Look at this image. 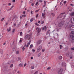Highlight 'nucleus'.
<instances>
[{"mask_svg":"<svg viewBox=\"0 0 74 74\" xmlns=\"http://www.w3.org/2000/svg\"><path fill=\"white\" fill-rule=\"evenodd\" d=\"M32 36V34H28L26 35L25 37V39L27 40H29L30 38Z\"/></svg>","mask_w":74,"mask_h":74,"instance_id":"f257e3e1","label":"nucleus"},{"mask_svg":"<svg viewBox=\"0 0 74 74\" xmlns=\"http://www.w3.org/2000/svg\"><path fill=\"white\" fill-rule=\"evenodd\" d=\"M42 49V46H40L38 47L37 51V52H40Z\"/></svg>","mask_w":74,"mask_h":74,"instance_id":"f03ea898","label":"nucleus"},{"mask_svg":"<svg viewBox=\"0 0 74 74\" xmlns=\"http://www.w3.org/2000/svg\"><path fill=\"white\" fill-rule=\"evenodd\" d=\"M63 71V69H60L58 71V74H62V72Z\"/></svg>","mask_w":74,"mask_h":74,"instance_id":"7ed1b4c3","label":"nucleus"},{"mask_svg":"<svg viewBox=\"0 0 74 74\" xmlns=\"http://www.w3.org/2000/svg\"><path fill=\"white\" fill-rule=\"evenodd\" d=\"M71 21L72 23H74V17H72L71 20Z\"/></svg>","mask_w":74,"mask_h":74,"instance_id":"20e7f679","label":"nucleus"},{"mask_svg":"<svg viewBox=\"0 0 74 74\" xmlns=\"http://www.w3.org/2000/svg\"><path fill=\"white\" fill-rule=\"evenodd\" d=\"M41 40H39L37 42V45H38L41 44Z\"/></svg>","mask_w":74,"mask_h":74,"instance_id":"39448f33","label":"nucleus"},{"mask_svg":"<svg viewBox=\"0 0 74 74\" xmlns=\"http://www.w3.org/2000/svg\"><path fill=\"white\" fill-rule=\"evenodd\" d=\"M36 30L37 33H39V32H40V28L38 27H37L36 28Z\"/></svg>","mask_w":74,"mask_h":74,"instance_id":"423d86ee","label":"nucleus"},{"mask_svg":"<svg viewBox=\"0 0 74 74\" xmlns=\"http://www.w3.org/2000/svg\"><path fill=\"white\" fill-rule=\"evenodd\" d=\"M65 14L64 13H62L60 14V16H59V18H62V15H63V14Z\"/></svg>","mask_w":74,"mask_h":74,"instance_id":"0eeeda50","label":"nucleus"},{"mask_svg":"<svg viewBox=\"0 0 74 74\" xmlns=\"http://www.w3.org/2000/svg\"><path fill=\"white\" fill-rule=\"evenodd\" d=\"M62 66H63L64 67H65L66 66V63L64 62H63Z\"/></svg>","mask_w":74,"mask_h":74,"instance_id":"6e6552de","label":"nucleus"},{"mask_svg":"<svg viewBox=\"0 0 74 74\" xmlns=\"http://www.w3.org/2000/svg\"><path fill=\"white\" fill-rule=\"evenodd\" d=\"M7 31H8V32H10L11 31V27H10L9 28V29H7Z\"/></svg>","mask_w":74,"mask_h":74,"instance_id":"1a4fd4ad","label":"nucleus"},{"mask_svg":"<svg viewBox=\"0 0 74 74\" xmlns=\"http://www.w3.org/2000/svg\"><path fill=\"white\" fill-rule=\"evenodd\" d=\"M62 58H63V57L62 56H60L58 57V59L59 60H61V59H62Z\"/></svg>","mask_w":74,"mask_h":74,"instance_id":"9d476101","label":"nucleus"},{"mask_svg":"<svg viewBox=\"0 0 74 74\" xmlns=\"http://www.w3.org/2000/svg\"><path fill=\"white\" fill-rule=\"evenodd\" d=\"M71 16H74V12H72L70 14Z\"/></svg>","mask_w":74,"mask_h":74,"instance_id":"9b49d317","label":"nucleus"},{"mask_svg":"<svg viewBox=\"0 0 74 74\" xmlns=\"http://www.w3.org/2000/svg\"><path fill=\"white\" fill-rule=\"evenodd\" d=\"M23 64H20L18 66L19 67H23Z\"/></svg>","mask_w":74,"mask_h":74,"instance_id":"f8f14e48","label":"nucleus"},{"mask_svg":"<svg viewBox=\"0 0 74 74\" xmlns=\"http://www.w3.org/2000/svg\"><path fill=\"white\" fill-rule=\"evenodd\" d=\"M1 54H3V49H1Z\"/></svg>","mask_w":74,"mask_h":74,"instance_id":"ddd939ff","label":"nucleus"},{"mask_svg":"<svg viewBox=\"0 0 74 74\" xmlns=\"http://www.w3.org/2000/svg\"><path fill=\"white\" fill-rule=\"evenodd\" d=\"M21 60V58H17L16 59V60L17 61H19V60Z\"/></svg>","mask_w":74,"mask_h":74,"instance_id":"4468645a","label":"nucleus"},{"mask_svg":"<svg viewBox=\"0 0 74 74\" xmlns=\"http://www.w3.org/2000/svg\"><path fill=\"white\" fill-rule=\"evenodd\" d=\"M16 16H15L14 17V18H13L12 19V21H13V20H15V19H16Z\"/></svg>","mask_w":74,"mask_h":74,"instance_id":"2eb2a0df","label":"nucleus"},{"mask_svg":"<svg viewBox=\"0 0 74 74\" xmlns=\"http://www.w3.org/2000/svg\"><path fill=\"white\" fill-rule=\"evenodd\" d=\"M14 7V6L13 5L12 6H11V7L9 9V10H11L13 7Z\"/></svg>","mask_w":74,"mask_h":74,"instance_id":"dca6fc26","label":"nucleus"},{"mask_svg":"<svg viewBox=\"0 0 74 74\" xmlns=\"http://www.w3.org/2000/svg\"><path fill=\"white\" fill-rule=\"evenodd\" d=\"M16 54H19V52L18 51H17L16 52Z\"/></svg>","mask_w":74,"mask_h":74,"instance_id":"f3484780","label":"nucleus"},{"mask_svg":"<svg viewBox=\"0 0 74 74\" xmlns=\"http://www.w3.org/2000/svg\"><path fill=\"white\" fill-rule=\"evenodd\" d=\"M51 14L53 16H55V14L53 13H51Z\"/></svg>","mask_w":74,"mask_h":74,"instance_id":"a211bd4d","label":"nucleus"},{"mask_svg":"<svg viewBox=\"0 0 74 74\" xmlns=\"http://www.w3.org/2000/svg\"><path fill=\"white\" fill-rule=\"evenodd\" d=\"M44 27H45V30H47V27H46V26H45Z\"/></svg>","mask_w":74,"mask_h":74,"instance_id":"6ab92c4d","label":"nucleus"},{"mask_svg":"<svg viewBox=\"0 0 74 74\" xmlns=\"http://www.w3.org/2000/svg\"><path fill=\"white\" fill-rule=\"evenodd\" d=\"M34 20V18H32L30 19V22H32V21Z\"/></svg>","mask_w":74,"mask_h":74,"instance_id":"aec40b11","label":"nucleus"},{"mask_svg":"<svg viewBox=\"0 0 74 74\" xmlns=\"http://www.w3.org/2000/svg\"><path fill=\"white\" fill-rule=\"evenodd\" d=\"M33 47V45L32 44L30 46V48H32Z\"/></svg>","mask_w":74,"mask_h":74,"instance_id":"412c9836","label":"nucleus"},{"mask_svg":"<svg viewBox=\"0 0 74 74\" xmlns=\"http://www.w3.org/2000/svg\"><path fill=\"white\" fill-rule=\"evenodd\" d=\"M45 15V13H42V16H44Z\"/></svg>","mask_w":74,"mask_h":74,"instance_id":"4be33fe9","label":"nucleus"},{"mask_svg":"<svg viewBox=\"0 0 74 74\" xmlns=\"http://www.w3.org/2000/svg\"><path fill=\"white\" fill-rule=\"evenodd\" d=\"M44 21H42L41 22V24H44Z\"/></svg>","mask_w":74,"mask_h":74,"instance_id":"5701e85b","label":"nucleus"},{"mask_svg":"<svg viewBox=\"0 0 74 74\" xmlns=\"http://www.w3.org/2000/svg\"><path fill=\"white\" fill-rule=\"evenodd\" d=\"M72 10H73V8H71V10H69V11H72Z\"/></svg>","mask_w":74,"mask_h":74,"instance_id":"b1692460","label":"nucleus"},{"mask_svg":"<svg viewBox=\"0 0 74 74\" xmlns=\"http://www.w3.org/2000/svg\"><path fill=\"white\" fill-rule=\"evenodd\" d=\"M12 50L13 51H15V47L13 48Z\"/></svg>","mask_w":74,"mask_h":74,"instance_id":"393cba45","label":"nucleus"},{"mask_svg":"<svg viewBox=\"0 0 74 74\" xmlns=\"http://www.w3.org/2000/svg\"><path fill=\"white\" fill-rule=\"evenodd\" d=\"M22 49L23 51H24V50H25V48L24 47H22Z\"/></svg>","mask_w":74,"mask_h":74,"instance_id":"a878e982","label":"nucleus"},{"mask_svg":"<svg viewBox=\"0 0 74 74\" xmlns=\"http://www.w3.org/2000/svg\"><path fill=\"white\" fill-rule=\"evenodd\" d=\"M30 42H31V40H29V42H28L29 45H30Z\"/></svg>","mask_w":74,"mask_h":74,"instance_id":"bb28decb","label":"nucleus"},{"mask_svg":"<svg viewBox=\"0 0 74 74\" xmlns=\"http://www.w3.org/2000/svg\"><path fill=\"white\" fill-rule=\"evenodd\" d=\"M22 32H21L20 33V36H22Z\"/></svg>","mask_w":74,"mask_h":74,"instance_id":"cd10ccee","label":"nucleus"},{"mask_svg":"<svg viewBox=\"0 0 74 74\" xmlns=\"http://www.w3.org/2000/svg\"><path fill=\"white\" fill-rule=\"evenodd\" d=\"M22 16H23V17L25 18V17H26V15H23Z\"/></svg>","mask_w":74,"mask_h":74,"instance_id":"c85d7f7f","label":"nucleus"},{"mask_svg":"<svg viewBox=\"0 0 74 74\" xmlns=\"http://www.w3.org/2000/svg\"><path fill=\"white\" fill-rule=\"evenodd\" d=\"M38 14H37L36 15V18H38Z\"/></svg>","mask_w":74,"mask_h":74,"instance_id":"c756f323","label":"nucleus"},{"mask_svg":"<svg viewBox=\"0 0 74 74\" xmlns=\"http://www.w3.org/2000/svg\"><path fill=\"white\" fill-rule=\"evenodd\" d=\"M4 18H2L1 20V21H3V20H4Z\"/></svg>","mask_w":74,"mask_h":74,"instance_id":"7c9ffc66","label":"nucleus"},{"mask_svg":"<svg viewBox=\"0 0 74 74\" xmlns=\"http://www.w3.org/2000/svg\"><path fill=\"white\" fill-rule=\"evenodd\" d=\"M38 73V71H37L36 72H35V73H34V74H37Z\"/></svg>","mask_w":74,"mask_h":74,"instance_id":"2f4dec72","label":"nucleus"},{"mask_svg":"<svg viewBox=\"0 0 74 74\" xmlns=\"http://www.w3.org/2000/svg\"><path fill=\"white\" fill-rule=\"evenodd\" d=\"M70 8H71V7L69 6L67 8V9H68V10H69V9H70Z\"/></svg>","mask_w":74,"mask_h":74,"instance_id":"473e14b6","label":"nucleus"},{"mask_svg":"<svg viewBox=\"0 0 74 74\" xmlns=\"http://www.w3.org/2000/svg\"><path fill=\"white\" fill-rule=\"evenodd\" d=\"M8 4L9 5H11V3H8Z\"/></svg>","mask_w":74,"mask_h":74,"instance_id":"72a5a7b5","label":"nucleus"},{"mask_svg":"<svg viewBox=\"0 0 74 74\" xmlns=\"http://www.w3.org/2000/svg\"><path fill=\"white\" fill-rule=\"evenodd\" d=\"M39 2H40V3H42V1L41 0H40L39 1Z\"/></svg>","mask_w":74,"mask_h":74,"instance_id":"f704fd0d","label":"nucleus"},{"mask_svg":"<svg viewBox=\"0 0 74 74\" xmlns=\"http://www.w3.org/2000/svg\"><path fill=\"white\" fill-rule=\"evenodd\" d=\"M38 2H36V3L35 4V5H37L38 4Z\"/></svg>","mask_w":74,"mask_h":74,"instance_id":"c9c22d12","label":"nucleus"},{"mask_svg":"<svg viewBox=\"0 0 74 74\" xmlns=\"http://www.w3.org/2000/svg\"><path fill=\"white\" fill-rule=\"evenodd\" d=\"M51 67H48L47 68V70H49V69H51Z\"/></svg>","mask_w":74,"mask_h":74,"instance_id":"e433bc0d","label":"nucleus"},{"mask_svg":"<svg viewBox=\"0 0 74 74\" xmlns=\"http://www.w3.org/2000/svg\"><path fill=\"white\" fill-rule=\"evenodd\" d=\"M15 32V29H13V31H12V33H14Z\"/></svg>","mask_w":74,"mask_h":74,"instance_id":"4c0bfd02","label":"nucleus"},{"mask_svg":"<svg viewBox=\"0 0 74 74\" xmlns=\"http://www.w3.org/2000/svg\"><path fill=\"white\" fill-rule=\"evenodd\" d=\"M31 68L32 69H34V66H32Z\"/></svg>","mask_w":74,"mask_h":74,"instance_id":"58836bf2","label":"nucleus"},{"mask_svg":"<svg viewBox=\"0 0 74 74\" xmlns=\"http://www.w3.org/2000/svg\"><path fill=\"white\" fill-rule=\"evenodd\" d=\"M32 51V52H35V50L34 49H33Z\"/></svg>","mask_w":74,"mask_h":74,"instance_id":"ea45409f","label":"nucleus"},{"mask_svg":"<svg viewBox=\"0 0 74 74\" xmlns=\"http://www.w3.org/2000/svg\"><path fill=\"white\" fill-rule=\"evenodd\" d=\"M36 24L37 26H39V25L38 23H36Z\"/></svg>","mask_w":74,"mask_h":74,"instance_id":"a19ab883","label":"nucleus"},{"mask_svg":"<svg viewBox=\"0 0 74 74\" xmlns=\"http://www.w3.org/2000/svg\"><path fill=\"white\" fill-rule=\"evenodd\" d=\"M26 65H27L26 64V63L25 64H24V67H25V66H26Z\"/></svg>","mask_w":74,"mask_h":74,"instance_id":"79ce46f5","label":"nucleus"},{"mask_svg":"<svg viewBox=\"0 0 74 74\" xmlns=\"http://www.w3.org/2000/svg\"><path fill=\"white\" fill-rule=\"evenodd\" d=\"M12 66H13V64H12L10 66V67H12Z\"/></svg>","mask_w":74,"mask_h":74,"instance_id":"37998d69","label":"nucleus"},{"mask_svg":"<svg viewBox=\"0 0 74 74\" xmlns=\"http://www.w3.org/2000/svg\"><path fill=\"white\" fill-rule=\"evenodd\" d=\"M28 45H28V43H27V44L26 47H28Z\"/></svg>","mask_w":74,"mask_h":74,"instance_id":"c03bdc74","label":"nucleus"},{"mask_svg":"<svg viewBox=\"0 0 74 74\" xmlns=\"http://www.w3.org/2000/svg\"><path fill=\"white\" fill-rule=\"evenodd\" d=\"M42 52H44L45 51V50L44 49H43L42 50Z\"/></svg>","mask_w":74,"mask_h":74,"instance_id":"a18cd8bd","label":"nucleus"},{"mask_svg":"<svg viewBox=\"0 0 74 74\" xmlns=\"http://www.w3.org/2000/svg\"><path fill=\"white\" fill-rule=\"evenodd\" d=\"M71 6H72V7H73V6H74V5H73V4H71Z\"/></svg>","mask_w":74,"mask_h":74,"instance_id":"49530a36","label":"nucleus"},{"mask_svg":"<svg viewBox=\"0 0 74 74\" xmlns=\"http://www.w3.org/2000/svg\"><path fill=\"white\" fill-rule=\"evenodd\" d=\"M44 29H45V28H44V27H43L42 28V30H44Z\"/></svg>","mask_w":74,"mask_h":74,"instance_id":"de8ad7c7","label":"nucleus"},{"mask_svg":"<svg viewBox=\"0 0 74 74\" xmlns=\"http://www.w3.org/2000/svg\"><path fill=\"white\" fill-rule=\"evenodd\" d=\"M71 50H74V48H71Z\"/></svg>","mask_w":74,"mask_h":74,"instance_id":"09e8293b","label":"nucleus"},{"mask_svg":"<svg viewBox=\"0 0 74 74\" xmlns=\"http://www.w3.org/2000/svg\"><path fill=\"white\" fill-rule=\"evenodd\" d=\"M60 49H62V45H60Z\"/></svg>","mask_w":74,"mask_h":74,"instance_id":"8fccbe9b","label":"nucleus"},{"mask_svg":"<svg viewBox=\"0 0 74 74\" xmlns=\"http://www.w3.org/2000/svg\"><path fill=\"white\" fill-rule=\"evenodd\" d=\"M38 23H41V22H40V21H38Z\"/></svg>","mask_w":74,"mask_h":74,"instance_id":"3c124183","label":"nucleus"},{"mask_svg":"<svg viewBox=\"0 0 74 74\" xmlns=\"http://www.w3.org/2000/svg\"><path fill=\"white\" fill-rule=\"evenodd\" d=\"M20 42H22V40H20Z\"/></svg>","mask_w":74,"mask_h":74,"instance_id":"603ef678","label":"nucleus"},{"mask_svg":"<svg viewBox=\"0 0 74 74\" xmlns=\"http://www.w3.org/2000/svg\"><path fill=\"white\" fill-rule=\"evenodd\" d=\"M12 2H15V0H13Z\"/></svg>","mask_w":74,"mask_h":74,"instance_id":"864d4df0","label":"nucleus"},{"mask_svg":"<svg viewBox=\"0 0 74 74\" xmlns=\"http://www.w3.org/2000/svg\"><path fill=\"white\" fill-rule=\"evenodd\" d=\"M14 43H15V41L13 40V45L14 44Z\"/></svg>","mask_w":74,"mask_h":74,"instance_id":"5fc2aeb1","label":"nucleus"},{"mask_svg":"<svg viewBox=\"0 0 74 74\" xmlns=\"http://www.w3.org/2000/svg\"><path fill=\"white\" fill-rule=\"evenodd\" d=\"M64 4L66 3V1H65L64 2Z\"/></svg>","mask_w":74,"mask_h":74,"instance_id":"6e6d98bb","label":"nucleus"},{"mask_svg":"<svg viewBox=\"0 0 74 74\" xmlns=\"http://www.w3.org/2000/svg\"><path fill=\"white\" fill-rule=\"evenodd\" d=\"M35 12H38V10H36L35 11Z\"/></svg>","mask_w":74,"mask_h":74,"instance_id":"4d7b16f0","label":"nucleus"},{"mask_svg":"<svg viewBox=\"0 0 74 74\" xmlns=\"http://www.w3.org/2000/svg\"><path fill=\"white\" fill-rule=\"evenodd\" d=\"M31 59H33V57H31Z\"/></svg>","mask_w":74,"mask_h":74,"instance_id":"13d9d810","label":"nucleus"},{"mask_svg":"<svg viewBox=\"0 0 74 74\" xmlns=\"http://www.w3.org/2000/svg\"><path fill=\"white\" fill-rule=\"evenodd\" d=\"M72 27H73V29H74V26H72Z\"/></svg>","mask_w":74,"mask_h":74,"instance_id":"bf43d9fd","label":"nucleus"},{"mask_svg":"<svg viewBox=\"0 0 74 74\" xmlns=\"http://www.w3.org/2000/svg\"><path fill=\"white\" fill-rule=\"evenodd\" d=\"M47 33H49V31H48Z\"/></svg>","mask_w":74,"mask_h":74,"instance_id":"052dcab7","label":"nucleus"},{"mask_svg":"<svg viewBox=\"0 0 74 74\" xmlns=\"http://www.w3.org/2000/svg\"><path fill=\"white\" fill-rule=\"evenodd\" d=\"M20 18H21V19H22V17L20 16Z\"/></svg>","mask_w":74,"mask_h":74,"instance_id":"680f3d73","label":"nucleus"},{"mask_svg":"<svg viewBox=\"0 0 74 74\" xmlns=\"http://www.w3.org/2000/svg\"><path fill=\"white\" fill-rule=\"evenodd\" d=\"M23 13L24 14H25V12H23Z\"/></svg>","mask_w":74,"mask_h":74,"instance_id":"e2e57ef3","label":"nucleus"},{"mask_svg":"<svg viewBox=\"0 0 74 74\" xmlns=\"http://www.w3.org/2000/svg\"><path fill=\"white\" fill-rule=\"evenodd\" d=\"M33 11H31V14H33V12H32Z\"/></svg>","mask_w":74,"mask_h":74,"instance_id":"0e129e2a","label":"nucleus"},{"mask_svg":"<svg viewBox=\"0 0 74 74\" xmlns=\"http://www.w3.org/2000/svg\"><path fill=\"white\" fill-rule=\"evenodd\" d=\"M72 58H73V57H70V59H72Z\"/></svg>","mask_w":74,"mask_h":74,"instance_id":"69168bd1","label":"nucleus"},{"mask_svg":"<svg viewBox=\"0 0 74 74\" xmlns=\"http://www.w3.org/2000/svg\"><path fill=\"white\" fill-rule=\"evenodd\" d=\"M5 44H6L5 43H3V45H5Z\"/></svg>","mask_w":74,"mask_h":74,"instance_id":"338daca9","label":"nucleus"},{"mask_svg":"<svg viewBox=\"0 0 74 74\" xmlns=\"http://www.w3.org/2000/svg\"><path fill=\"white\" fill-rule=\"evenodd\" d=\"M38 55L39 56H40V53L39 54H38Z\"/></svg>","mask_w":74,"mask_h":74,"instance_id":"774afa93","label":"nucleus"}]
</instances>
